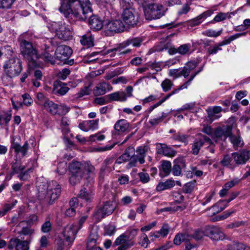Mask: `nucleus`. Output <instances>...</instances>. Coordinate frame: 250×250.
I'll use <instances>...</instances> for the list:
<instances>
[{
  "label": "nucleus",
  "instance_id": "nucleus-1",
  "mask_svg": "<svg viewBox=\"0 0 250 250\" xmlns=\"http://www.w3.org/2000/svg\"><path fill=\"white\" fill-rule=\"evenodd\" d=\"M59 11L70 22L84 20L92 12L89 0H60Z\"/></svg>",
  "mask_w": 250,
  "mask_h": 250
},
{
  "label": "nucleus",
  "instance_id": "nucleus-2",
  "mask_svg": "<svg viewBox=\"0 0 250 250\" xmlns=\"http://www.w3.org/2000/svg\"><path fill=\"white\" fill-rule=\"evenodd\" d=\"M228 125L222 127H218L214 131L209 126H206L203 129V132L210 135L216 142L225 141L229 137L234 147L241 146L243 142L239 135V130L233 119H229Z\"/></svg>",
  "mask_w": 250,
  "mask_h": 250
},
{
  "label": "nucleus",
  "instance_id": "nucleus-3",
  "mask_svg": "<svg viewBox=\"0 0 250 250\" xmlns=\"http://www.w3.org/2000/svg\"><path fill=\"white\" fill-rule=\"evenodd\" d=\"M55 46L57 45L54 38H46L41 40L34 46L31 42L20 44V50L23 58L27 61L29 69H33L39 66L37 60L40 58L41 54L38 48L46 50L49 48V45Z\"/></svg>",
  "mask_w": 250,
  "mask_h": 250
},
{
  "label": "nucleus",
  "instance_id": "nucleus-4",
  "mask_svg": "<svg viewBox=\"0 0 250 250\" xmlns=\"http://www.w3.org/2000/svg\"><path fill=\"white\" fill-rule=\"evenodd\" d=\"M61 193V188L59 184L56 181H51L48 184L46 190L39 191L38 198L51 205L58 199Z\"/></svg>",
  "mask_w": 250,
  "mask_h": 250
},
{
  "label": "nucleus",
  "instance_id": "nucleus-5",
  "mask_svg": "<svg viewBox=\"0 0 250 250\" xmlns=\"http://www.w3.org/2000/svg\"><path fill=\"white\" fill-rule=\"evenodd\" d=\"M120 4L123 9L122 18L125 23L132 27L136 25L139 21L138 13L125 0H120Z\"/></svg>",
  "mask_w": 250,
  "mask_h": 250
},
{
  "label": "nucleus",
  "instance_id": "nucleus-6",
  "mask_svg": "<svg viewBox=\"0 0 250 250\" xmlns=\"http://www.w3.org/2000/svg\"><path fill=\"white\" fill-rule=\"evenodd\" d=\"M48 28L55 32L58 38L64 41L71 39L73 35L72 27L62 22L52 21L48 24Z\"/></svg>",
  "mask_w": 250,
  "mask_h": 250
},
{
  "label": "nucleus",
  "instance_id": "nucleus-7",
  "mask_svg": "<svg viewBox=\"0 0 250 250\" xmlns=\"http://www.w3.org/2000/svg\"><path fill=\"white\" fill-rule=\"evenodd\" d=\"M4 74L10 78L18 76L22 71L21 62L17 57H12L5 61L3 65Z\"/></svg>",
  "mask_w": 250,
  "mask_h": 250
},
{
  "label": "nucleus",
  "instance_id": "nucleus-8",
  "mask_svg": "<svg viewBox=\"0 0 250 250\" xmlns=\"http://www.w3.org/2000/svg\"><path fill=\"white\" fill-rule=\"evenodd\" d=\"M167 11L163 5L153 2L144 8V14L146 20H152L160 19Z\"/></svg>",
  "mask_w": 250,
  "mask_h": 250
},
{
  "label": "nucleus",
  "instance_id": "nucleus-9",
  "mask_svg": "<svg viewBox=\"0 0 250 250\" xmlns=\"http://www.w3.org/2000/svg\"><path fill=\"white\" fill-rule=\"evenodd\" d=\"M124 28V24L120 20H105L104 21V31L106 36H111L122 32Z\"/></svg>",
  "mask_w": 250,
  "mask_h": 250
},
{
  "label": "nucleus",
  "instance_id": "nucleus-10",
  "mask_svg": "<svg viewBox=\"0 0 250 250\" xmlns=\"http://www.w3.org/2000/svg\"><path fill=\"white\" fill-rule=\"evenodd\" d=\"M150 148L147 145L142 146L138 147L136 150L137 154L132 155L131 161L128 164V167L136 166L137 162L140 164L145 163V158Z\"/></svg>",
  "mask_w": 250,
  "mask_h": 250
},
{
  "label": "nucleus",
  "instance_id": "nucleus-11",
  "mask_svg": "<svg viewBox=\"0 0 250 250\" xmlns=\"http://www.w3.org/2000/svg\"><path fill=\"white\" fill-rule=\"evenodd\" d=\"M21 137L19 136H13L11 137L10 149L14 150L17 155L21 154L22 157L26 156L29 149V144L26 141L22 146L20 145Z\"/></svg>",
  "mask_w": 250,
  "mask_h": 250
},
{
  "label": "nucleus",
  "instance_id": "nucleus-12",
  "mask_svg": "<svg viewBox=\"0 0 250 250\" xmlns=\"http://www.w3.org/2000/svg\"><path fill=\"white\" fill-rule=\"evenodd\" d=\"M115 207V204L113 202H106L102 207L96 209L94 214V217L99 221L106 215L111 214L114 211Z\"/></svg>",
  "mask_w": 250,
  "mask_h": 250
},
{
  "label": "nucleus",
  "instance_id": "nucleus-13",
  "mask_svg": "<svg viewBox=\"0 0 250 250\" xmlns=\"http://www.w3.org/2000/svg\"><path fill=\"white\" fill-rule=\"evenodd\" d=\"M134 245V241L127 238L126 233L121 234L114 243V246H118L117 250H127Z\"/></svg>",
  "mask_w": 250,
  "mask_h": 250
},
{
  "label": "nucleus",
  "instance_id": "nucleus-14",
  "mask_svg": "<svg viewBox=\"0 0 250 250\" xmlns=\"http://www.w3.org/2000/svg\"><path fill=\"white\" fill-rule=\"evenodd\" d=\"M78 231L76 226L74 225L67 226L64 228L63 235L64 239L67 242L69 248L73 243Z\"/></svg>",
  "mask_w": 250,
  "mask_h": 250
},
{
  "label": "nucleus",
  "instance_id": "nucleus-15",
  "mask_svg": "<svg viewBox=\"0 0 250 250\" xmlns=\"http://www.w3.org/2000/svg\"><path fill=\"white\" fill-rule=\"evenodd\" d=\"M232 156L237 165L245 164L250 158V152L247 150H243L232 153Z\"/></svg>",
  "mask_w": 250,
  "mask_h": 250
},
{
  "label": "nucleus",
  "instance_id": "nucleus-16",
  "mask_svg": "<svg viewBox=\"0 0 250 250\" xmlns=\"http://www.w3.org/2000/svg\"><path fill=\"white\" fill-rule=\"evenodd\" d=\"M72 53V49L66 45L58 46L55 51L56 58L61 62L66 61Z\"/></svg>",
  "mask_w": 250,
  "mask_h": 250
},
{
  "label": "nucleus",
  "instance_id": "nucleus-17",
  "mask_svg": "<svg viewBox=\"0 0 250 250\" xmlns=\"http://www.w3.org/2000/svg\"><path fill=\"white\" fill-rule=\"evenodd\" d=\"M29 243L27 240L22 241L18 238H12L9 242L8 248L10 250L15 248L16 250H28Z\"/></svg>",
  "mask_w": 250,
  "mask_h": 250
},
{
  "label": "nucleus",
  "instance_id": "nucleus-18",
  "mask_svg": "<svg viewBox=\"0 0 250 250\" xmlns=\"http://www.w3.org/2000/svg\"><path fill=\"white\" fill-rule=\"evenodd\" d=\"M206 236L213 240H222L224 239L225 235L219 227L213 226L206 229Z\"/></svg>",
  "mask_w": 250,
  "mask_h": 250
},
{
  "label": "nucleus",
  "instance_id": "nucleus-19",
  "mask_svg": "<svg viewBox=\"0 0 250 250\" xmlns=\"http://www.w3.org/2000/svg\"><path fill=\"white\" fill-rule=\"evenodd\" d=\"M99 119L83 121L79 124V127L81 130L84 132H87L89 130H97L99 128Z\"/></svg>",
  "mask_w": 250,
  "mask_h": 250
},
{
  "label": "nucleus",
  "instance_id": "nucleus-20",
  "mask_svg": "<svg viewBox=\"0 0 250 250\" xmlns=\"http://www.w3.org/2000/svg\"><path fill=\"white\" fill-rule=\"evenodd\" d=\"M208 143L210 144L211 143V140L208 137L204 136L203 135H200V137L198 140H196L192 145V152L194 155H197L201 148L203 146L205 143Z\"/></svg>",
  "mask_w": 250,
  "mask_h": 250
},
{
  "label": "nucleus",
  "instance_id": "nucleus-21",
  "mask_svg": "<svg viewBox=\"0 0 250 250\" xmlns=\"http://www.w3.org/2000/svg\"><path fill=\"white\" fill-rule=\"evenodd\" d=\"M157 153L164 156L172 157L174 156L176 152L171 148L164 144H157L156 145Z\"/></svg>",
  "mask_w": 250,
  "mask_h": 250
},
{
  "label": "nucleus",
  "instance_id": "nucleus-22",
  "mask_svg": "<svg viewBox=\"0 0 250 250\" xmlns=\"http://www.w3.org/2000/svg\"><path fill=\"white\" fill-rule=\"evenodd\" d=\"M112 89V87L110 84L102 82L97 85L93 90V93L96 96L102 95L111 90Z\"/></svg>",
  "mask_w": 250,
  "mask_h": 250
},
{
  "label": "nucleus",
  "instance_id": "nucleus-23",
  "mask_svg": "<svg viewBox=\"0 0 250 250\" xmlns=\"http://www.w3.org/2000/svg\"><path fill=\"white\" fill-rule=\"evenodd\" d=\"M89 25L90 28L95 30L103 29L104 30V22L97 16H91L89 20Z\"/></svg>",
  "mask_w": 250,
  "mask_h": 250
},
{
  "label": "nucleus",
  "instance_id": "nucleus-24",
  "mask_svg": "<svg viewBox=\"0 0 250 250\" xmlns=\"http://www.w3.org/2000/svg\"><path fill=\"white\" fill-rule=\"evenodd\" d=\"M94 39L90 32H88L82 36L80 40L81 44L89 48L94 46Z\"/></svg>",
  "mask_w": 250,
  "mask_h": 250
},
{
  "label": "nucleus",
  "instance_id": "nucleus-25",
  "mask_svg": "<svg viewBox=\"0 0 250 250\" xmlns=\"http://www.w3.org/2000/svg\"><path fill=\"white\" fill-rule=\"evenodd\" d=\"M171 171V164L169 161H163L161 162L159 174L164 177L168 175Z\"/></svg>",
  "mask_w": 250,
  "mask_h": 250
},
{
  "label": "nucleus",
  "instance_id": "nucleus-26",
  "mask_svg": "<svg viewBox=\"0 0 250 250\" xmlns=\"http://www.w3.org/2000/svg\"><path fill=\"white\" fill-rule=\"evenodd\" d=\"M220 164L222 166L231 169H234L236 167L235 163L232 158V154L231 155H225L220 161Z\"/></svg>",
  "mask_w": 250,
  "mask_h": 250
},
{
  "label": "nucleus",
  "instance_id": "nucleus-27",
  "mask_svg": "<svg viewBox=\"0 0 250 250\" xmlns=\"http://www.w3.org/2000/svg\"><path fill=\"white\" fill-rule=\"evenodd\" d=\"M135 149L132 147H128L125 150V153L122 155L117 160L118 163H122L130 160L131 161V155L134 154Z\"/></svg>",
  "mask_w": 250,
  "mask_h": 250
},
{
  "label": "nucleus",
  "instance_id": "nucleus-28",
  "mask_svg": "<svg viewBox=\"0 0 250 250\" xmlns=\"http://www.w3.org/2000/svg\"><path fill=\"white\" fill-rule=\"evenodd\" d=\"M44 108L52 114H56L58 111V105L51 101L45 99L43 103Z\"/></svg>",
  "mask_w": 250,
  "mask_h": 250
},
{
  "label": "nucleus",
  "instance_id": "nucleus-29",
  "mask_svg": "<svg viewBox=\"0 0 250 250\" xmlns=\"http://www.w3.org/2000/svg\"><path fill=\"white\" fill-rule=\"evenodd\" d=\"M93 194L90 189L82 188L80 191L79 197L86 202H90L93 199Z\"/></svg>",
  "mask_w": 250,
  "mask_h": 250
},
{
  "label": "nucleus",
  "instance_id": "nucleus-30",
  "mask_svg": "<svg viewBox=\"0 0 250 250\" xmlns=\"http://www.w3.org/2000/svg\"><path fill=\"white\" fill-rule=\"evenodd\" d=\"M175 185L174 180L171 179L167 180L164 182L159 183L156 187V190L157 191H162L173 187Z\"/></svg>",
  "mask_w": 250,
  "mask_h": 250
},
{
  "label": "nucleus",
  "instance_id": "nucleus-31",
  "mask_svg": "<svg viewBox=\"0 0 250 250\" xmlns=\"http://www.w3.org/2000/svg\"><path fill=\"white\" fill-rule=\"evenodd\" d=\"M191 236L187 233H178L174 237L173 242L176 245H180L183 242L189 241Z\"/></svg>",
  "mask_w": 250,
  "mask_h": 250
},
{
  "label": "nucleus",
  "instance_id": "nucleus-32",
  "mask_svg": "<svg viewBox=\"0 0 250 250\" xmlns=\"http://www.w3.org/2000/svg\"><path fill=\"white\" fill-rule=\"evenodd\" d=\"M129 127V124L124 119L119 120L114 125L115 129L120 132L125 131Z\"/></svg>",
  "mask_w": 250,
  "mask_h": 250
},
{
  "label": "nucleus",
  "instance_id": "nucleus-33",
  "mask_svg": "<svg viewBox=\"0 0 250 250\" xmlns=\"http://www.w3.org/2000/svg\"><path fill=\"white\" fill-rule=\"evenodd\" d=\"M228 250H250V248L239 242H232L227 246Z\"/></svg>",
  "mask_w": 250,
  "mask_h": 250
},
{
  "label": "nucleus",
  "instance_id": "nucleus-34",
  "mask_svg": "<svg viewBox=\"0 0 250 250\" xmlns=\"http://www.w3.org/2000/svg\"><path fill=\"white\" fill-rule=\"evenodd\" d=\"M197 66L195 62H189L182 70V75L185 78L188 77L192 70L194 69Z\"/></svg>",
  "mask_w": 250,
  "mask_h": 250
},
{
  "label": "nucleus",
  "instance_id": "nucleus-35",
  "mask_svg": "<svg viewBox=\"0 0 250 250\" xmlns=\"http://www.w3.org/2000/svg\"><path fill=\"white\" fill-rule=\"evenodd\" d=\"M138 244L141 247L146 249L148 247L150 244V241L149 240L147 235L143 233L138 238Z\"/></svg>",
  "mask_w": 250,
  "mask_h": 250
},
{
  "label": "nucleus",
  "instance_id": "nucleus-36",
  "mask_svg": "<svg viewBox=\"0 0 250 250\" xmlns=\"http://www.w3.org/2000/svg\"><path fill=\"white\" fill-rule=\"evenodd\" d=\"M82 165L83 163L78 162H72L69 166V170L72 173L83 174Z\"/></svg>",
  "mask_w": 250,
  "mask_h": 250
},
{
  "label": "nucleus",
  "instance_id": "nucleus-37",
  "mask_svg": "<svg viewBox=\"0 0 250 250\" xmlns=\"http://www.w3.org/2000/svg\"><path fill=\"white\" fill-rule=\"evenodd\" d=\"M109 98L112 101H119L123 102L126 100V95L123 91H118L109 95Z\"/></svg>",
  "mask_w": 250,
  "mask_h": 250
},
{
  "label": "nucleus",
  "instance_id": "nucleus-38",
  "mask_svg": "<svg viewBox=\"0 0 250 250\" xmlns=\"http://www.w3.org/2000/svg\"><path fill=\"white\" fill-rule=\"evenodd\" d=\"M129 45L128 40L119 44L117 47L114 49V50L118 51L120 54H127L130 52L131 50L126 49Z\"/></svg>",
  "mask_w": 250,
  "mask_h": 250
},
{
  "label": "nucleus",
  "instance_id": "nucleus-39",
  "mask_svg": "<svg viewBox=\"0 0 250 250\" xmlns=\"http://www.w3.org/2000/svg\"><path fill=\"white\" fill-rule=\"evenodd\" d=\"M82 167L83 175L85 172H86L90 176H92L94 174L95 168L89 162H83Z\"/></svg>",
  "mask_w": 250,
  "mask_h": 250
},
{
  "label": "nucleus",
  "instance_id": "nucleus-40",
  "mask_svg": "<svg viewBox=\"0 0 250 250\" xmlns=\"http://www.w3.org/2000/svg\"><path fill=\"white\" fill-rule=\"evenodd\" d=\"M227 203L224 200H220L216 204H214L211 208L217 213L220 212L225 209L228 207Z\"/></svg>",
  "mask_w": 250,
  "mask_h": 250
},
{
  "label": "nucleus",
  "instance_id": "nucleus-41",
  "mask_svg": "<svg viewBox=\"0 0 250 250\" xmlns=\"http://www.w3.org/2000/svg\"><path fill=\"white\" fill-rule=\"evenodd\" d=\"M98 235L97 233H91L88 237L87 243V249L90 250L96 245Z\"/></svg>",
  "mask_w": 250,
  "mask_h": 250
},
{
  "label": "nucleus",
  "instance_id": "nucleus-42",
  "mask_svg": "<svg viewBox=\"0 0 250 250\" xmlns=\"http://www.w3.org/2000/svg\"><path fill=\"white\" fill-rule=\"evenodd\" d=\"M17 203V201L14 200L11 203L5 204L2 208H0V217L4 216L9 210L14 207Z\"/></svg>",
  "mask_w": 250,
  "mask_h": 250
},
{
  "label": "nucleus",
  "instance_id": "nucleus-43",
  "mask_svg": "<svg viewBox=\"0 0 250 250\" xmlns=\"http://www.w3.org/2000/svg\"><path fill=\"white\" fill-rule=\"evenodd\" d=\"M69 88L66 86L65 83H62L59 87H56L53 89L54 93H58L61 96L64 95L69 90Z\"/></svg>",
  "mask_w": 250,
  "mask_h": 250
},
{
  "label": "nucleus",
  "instance_id": "nucleus-44",
  "mask_svg": "<svg viewBox=\"0 0 250 250\" xmlns=\"http://www.w3.org/2000/svg\"><path fill=\"white\" fill-rule=\"evenodd\" d=\"M35 230L30 227H23L20 232V234L23 235H27L30 237L29 240H27L28 242H30L32 240V236L34 235Z\"/></svg>",
  "mask_w": 250,
  "mask_h": 250
},
{
  "label": "nucleus",
  "instance_id": "nucleus-45",
  "mask_svg": "<svg viewBox=\"0 0 250 250\" xmlns=\"http://www.w3.org/2000/svg\"><path fill=\"white\" fill-rule=\"evenodd\" d=\"M173 85L172 82L168 79H165L161 83V86L163 89V91L165 92H167L170 90Z\"/></svg>",
  "mask_w": 250,
  "mask_h": 250
},
{
  "label": "nucleus",
  "instance_id": "nucleus-46",
  "mask_svg": "<svg viewBox=\"0 0 250 250\" xmlns=\"http://www.w3.org/2000/svg\"><path fill=\"white\" fill-rule=\"evenodd\" d=\"M12 114L10 112H4L0 115V124L7 125L11 120Z\"/></svg>",
  "mask_w": 250,
  "mask_h": 250
},
{
  "label": "nucleus",
  "instance_id": "nucleus-47",
  "mask_svg": "<svg viewBox=\"0 0 250 250\" xmlns=\"http://www.w3.org/2000/svg\"><path fill=\"white\" fill-rule=\"evenodd\" d=\"M32 39V35L29 32H25L21 34L18 39L20 44L23 43L30 42V41Z\"/></svg>",
  "mask_w": 250,
  "mask_h": 250
},
{
  "label": "nucleus",
  "instance_id": "nucleus-48",
  "mask_svg": "<svg viewBox=\"0 0 250 250\" xmlns=\"http://www.w3.org/2000/svg\"><path fill=\"white\" fill-rule=\"evenodd\" d=\"M245 35V33H237L235 35H232L230 36L228 39H225L221 42L219 43L218 44L219 46L225 45L229 44L231 42L234 41V40L239 38L240 37Z\"/></svg>",
  "mask_w": 250,
  "mask_h": 250
},
{
  "label": "nucleus",
  "instance_id": "nucleus-49",
  "mask_svg": "<svg viewBox=\"0 0 250 250\" xmlns=\"http://www.w3.org/2000/svg\"><path fill=\"white\" fill-rule=\"evenodd\" d=\"M245 35V33H237L235 35H232L230 36L228 39H225L221 42L219 43L218 44L219 46L225 45L229 44L231 42L234 41V40L239 38L240 37Z\"/></svg>",
  "mask_w": 250,
  "mask_h": 250
},
{
  "label": "nucleus",
  "instance_id": "nucleus-50",
  "mask_svg": "<svg viewBox=\"0 0 250 250\" xmlns=\"http://www.w3.org/2000/svg\"><path fill=\"white\" fill-rule=\"evenodd\" d=\"M83 177V174L72 173V175L69 178V182L70 184L74 186L76 184L79 183Z\"/></svg>",
  "mask_w": 250,
  "mask_h": 250
},
{
  "label": "nucleus",
  "instance_id": "nucleus-51",
  "mask_svg": "<svg viewBox=\"0 0 250 250\" xmlns=\"http://www.w3.org/2000/svg\"><path fill=\"white\" fill-rule=\"evenodd\" d=\"M16 0H0V9L6 10L11 8Z\"/></svg>",
  "mask_w": 250,
  "mask_h": 250
},
{
  "label": "nucleus",
  "instance_id": "nucleus-52",
  "mask_svg": "<svg viewBox=\"0 0 250 250\" xmlns=\"http://www.w3.org/2000/svg\"><path fill=\"white\" fill-rule=\"evenodd\" d=\"M67 169V163L65 161H62L60 162L58 165L57 169L56 170V171L60 174V175H63L64 174Z\"/></svg>",
  "mask_w": 250,
  "mask_h": 250
},
{
  "label": "nucleus",
  "instance_id": "nucleus-53",
  "mask_svg": "<svg viewBox=\"0 0 250 250\" xmlns=\"http://www.w3.org/2000/svg\"><path fill=\"white\" fill-rule=\"evenodd\" d=\"M12 172L11 173L10 178L12 175L15 174H19L21 173L23 171H24L25 169V167L23 166L18 165V164H14L12 166Z\"/></svg>",
  "mask_w": 250,
  "mask_h": 250
},
{
  "label": "nucleus",
  "instance_id": "nucleus-54",
  "mask_svg": "<svg viewBox=\"0 0 250 250\" xmlns=\"http://www.w3.org/2000/svg\"><path fill=\"white\" fill-rule=\"evenodd\" d=\"M91 84L85 85L81 89L80 91L77 94V98H81L85 95H88L90 93L91 90L89 88Z\"/></svg>",
  "mask_w": 250,
  "mask_h": 250
},
{
  "label": "nucleus",
  "instance_id": "nucleus-55",
  "mask_svg": "<svg viewBox=\"0 0 250 250\" xmlns=\"http://www.w3.org/2000/svg\"><path fill=\"white\" fill-rule=\"evenodd\" d=\"M227 18L229 19L230 18L229 13L220 12L214 18L213 21L215 22H220L226 20Z\"/></svg>",
  "mask_w": 250,
  "mask_h": 250
},
{
  "label": "nucleus",
  "instance_id": "nucleus-56",
  "mask_svg": "<svg viewBox=\"0 0 250 250\" xmlns=\"http://www.w3.org/2000/svg\"><path fill=\"white\" fill-rule=\"evenodd\" d=\"M190 44H184L181 45L177 48L178 53L181 55H186L188 54L190 49Z\"/></svg>",
  "mask_w": 250,
  "mask_h": 250
},
{
  "label": "nucleus",
  "instance_id": "nucleus-57",
  "mask_svg": "<svg viewBox=\"0 0 250 250\" xmlns=\"http://www.w3.org/2000/svg\"><path fill=\"white\" fill-rule=\"evenodd\" d=\"M222 30L216 31L213 29H209L204 31L203 34L209 37H217L221 35Z\"/></svg>",
  "mask_w": 250,
  "mask_h": 250
},
{
  "label": "nucleus",
  "instance_id": "nucleus-58",
  "mask_svg": "<svg viewBox=\"0 0 250 250\" xmlns=\"http://www.w3.org/2000/svg\"><path fill=\"white\" fill-rule=\"evenodd\" d=\"M40 54V58H41L42 56V58L45 62H50L51 64L55 63V59L52 55H51L49 53H48L47 52Z\"/></svg>",
  "mask_w": 250,
  "mask_h": 250
},
{
  "label": "nucleus",
  "instance_id": "nucleus-59",
  "mask_svg": "<svg viewBox=\"0 0 250 250\" xmlns=\"http://www.w3.org/2000/svg\"><path fill=\"white\" fill-rule=\"evenodd\" d=\"M23 100V105H25L27 106H29L32 105L33 103V99L31 98L28 94L25 93L22 95Z\"/></svg>",
  "mask_w": 250,
  "mask_h": 250
},
{
  "label": "nucleus",
  "instance_id": "nucleus-60",
  "mask_svg": "<svg viewBox=\"0 0 250 250\" xmlns=\"http://www.w3.org/2000/svg\"><path fill=\"white\" fill-rule=\"evenodd\" d=\"M128 41L129 45H132L133 47H138L141 45L143 40L140 38H134L128 39Z\"/></svg>",
  "mask_w": 250,
  "mask_h": 250
},
{
  "label": "nucleus",
  "instance_id": "nucleus-61",
  "mask_svg": "<svg viewBox=\"0 0 250 250\" xmlns=\"http://www.w3.org/2000/svg\"><path fill=\"white\" fill-rule=\"evenodd\" d=\"M169 226L167 224H164L161 229L158 231L162 238H164L168 234L169 232Z\"/></svg>",
  "mask_w": 250,
  "mask_h": 250
},
{
  "label": "nucleus",
  "instance_id": "nucleus-62",
  "mask_svg": "<svg viewBox=\"0 0 250 250\" xmlns=\"http://www.w3.org/2000/svg\"><path fill=\"white\" fill-rule=\"evenodd\" d=\"M168 75L174 79H176L183 76L182 70L178 69H171L168 71Z\"/></svg>",
  "mask_w": 250,
  "mask_h": 250
},
{
  "label": "nucleus",
  "instance_id": "nucleus-63",
  "mask_svg": "<svg viewBox=\"0 0 250 250\" xmlns=\"http://www.w3.org/2000/svg\"><path fill=\"white\" fill-rule=\"evenodd\" d=\"M240 181V180L238 178H235L230 181H229L226 183L224 185V187H225L228 190H229L230 188L233 187L235 185L238 184Z\"/></svg>",
  "mask_w": 250,
  "mask_h": 250
},
{
  "label": "nucleus",
  "instance_id": "nucleus-64",
  "mask_svg": "<svg viewBox=\"0 0 250 250\" xmlns=\"http://www.w3.org/2000/svg\"><path fill=\"white\" fill-rule=\"evenodd\" d=\"M51 224L49 221H45L41 227V230L43 233L49 232L51 230Z\"/></svg>",
  "mask_w": 250,
  "mask_h": 250
}]
</instances>
